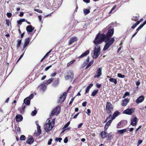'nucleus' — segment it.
<instances>
[{
  "label": "nucleus",
  "mask_w": 146,
  "mask_h": 146,
  "mask_svg": "<svg viewBox=\"0 0 146 146\" xmlns=\"http://www.w3.org/2000/svg\"><path fill=\"white\" fill-rule=\"evenodd\" d=\"M87 102L86 101L83 102L82 104L83 106L85 107L86 106Z\"/></svg>",
  "instance_id": "56"
},
{
  "label": "nucleus",
  "mask_w": 146,
  "mask_h": 146,
  "mask_svg": "<svg viewBox=\"0 0 146 146\" xmlns=\"http://www.w3.org/2000/svg\"><path fill=\"white\" fill-rule=\"evenodd\" d=\"M90 52L89 50H87L85 52L82 54L80 56L78 57L79 58H81L87 56Z\"/></svg>",
  "instance_id": "25"
},
{
  "label": "nucleus",
  "mask_w": 146,
  "mask_h": 146,
  "mask_svg": "<svg viewBox=\"0 0 146 146\" xmlns=\"http://www.w3.org/2000/svg\"><path fill=\"white\" fill-rule=\"evenodd\" d=\"M34 97V94H31L29 96V97L30 99V100L31 99H32Z\"/></svg>",
  "instance_id": "60"
},
{
  "label": "nucleus",
  "mask_w": 146,
  "mask_h": 146,
  "mask_svg": "<svg viewBox=\"0 0 146 146\" xmlns=\"http://www.w3.org/2000/svg\"><path fill=\"white\" fill-rule=\"evenodd\" d=\"M143 141L141 140H139L138 141V146L142 143Z\"/></svg>",
  "instance_id": "62"
},
{
  "label": "nucleus",
  "mask_w": 146,
  "mask_h": 146,
  "mask_svg": "<svg viewBox=\"0 0 146 146\" xmlns=\"http://www.w3.org/2000/svg\"><path fill=\"white\" fill-rule=\"evenodd\" d=\"M70 121L68 122L64 126V127L62 128V129H64L66 128H67L68 126L70 124Z\"/></svg>",
  "instance_id": "39"
},
{
  "label": "nucleus",
  "mask_w": 146,
  "mask_h": 146,
  "mask_svg": "<svg viewBox=\"0 0 146 146\" xmlns=\"http://www.w3.org/2000/svg\"><path fill=\"white\" fill-rule=\"evenodd\" d=\"M22 40V39H21L18 41L17 45V49H18V48L20 46Z\"/></svg>",
  "instance_id": "32"
},
{
  "label": "nucleus",
  "mask_w": 146,
  "mask_h": 146,
  "mask_svg": "<svg viewBox=\"0 0 146 146\" xmlns=\"http://www.w3.org/2000/svg\"><path fill=\"white\" fill-rule=\"evenodd\" d=\"M90 52L89 50H87L85 52L82 54L80 56L78 57L79 58H81L87 56Z\"/></svg>",
  "instance_id": "24"
},
{
  "label": "nucleus",
  "mask_w": 146,
  "mask_h": 146,
  "mask_svg": "<svg viewBox=\"0 0 146 146\" xmlns=\"http://www.w3.org/2000/svg\"><path fill=\"white\" fill-rule=\"evenodd\" d=\"M59 79L57 78V79L54 80L52 84V86L54 87L57 86L59 83Z\"/></svg>",
  "instance_id": "23"
},
{
  "label": "nucleus",
  "mask_w": 146,
  "mask_h": 146,
  "mask_svg": "<svg viewBox=\"0 0 146 146\" xmlns=\"http://www.w3.org/2000/svg\"><path fill=\"white\" fill-rule=\"evenodd\" d=\"M114 31V29L112 28L109 29L106 35L104 33L100 34L99 33L96 35V37L98 36L99 39L97 42L98 43H102L103 42H106L103 49V51H105L114 42L115 39L114 38H112L110 39L113 34Z\"/></svg>",
  "instance_id": "1"
},
{
  "label": "nucleus",
  "mask_w": 146,
  "mask_h": 146,
  "mask_svg": "<svg viewBox=\"0 0 146 146\" xmlns=\"http://www.w3.org/2000/svg\"><path fill=\"white\" fill-rule=\"evenodd\" d=\"M7 16L9 18H10L12 16V14L10 13H7Z\"/></svg>",
  "instance_id": "50"
},
{
  "label": "nucleus",
  "mask_w": 146,
  "mask_h": 146,
  "mask_svg": "<svg viewBox=\"0 0 146 146\" xmlns=\"http://www.w3.org/2000/svg\"><path fill=\"white\" fill-rule=\"evenodd\" d=\"M126 129H123L118 130V132H119L120 134H122L126 132Z\"/></svg>",
  "instance_id": "35"
},
{
  "label": "nucleus",
  "mask_w": 146,
  "mask_h": 146,
  "mask_svg": "<svg viewBox=\"0 0 146 146\" xmlns=\"http://www.w3.org/2000/svg\"><path fill=\"white\" fill-rule=\"evenodd\" d=\"M46 86L44 84H41L38 86V88L40 91H44L46 89Z\"/></svg>",
  "instance_id": "14"
},
{
  "label": "nucleus",
  "mask_w": 146,
  "mask_h": 146,
  "mask_svg": "<svg viewBox=\"0 0 146 146\" xmlns=\"http://www.w3.org/2000/svg\"><path fill=\"white\" fill-rule=\"evenodd\" d=\"M62 140V138L60 137V138L56 137L55 139V141H58L59 142H60Z\"/></svg>",
  "instance_id": "47"
},
{
  "label": "nucleus",
  "mask_w": 146,
  "mask_h": 146,
  "mask_svg": "<svg viewBox=\"0 0 146 146\" xmlns=\"http://www.w3.org/2000/svg\"><path fill=\"white\" fill-rule=\"evenodd\" d=\"M130 95V93H129L128 92H126L124 94L123 96V98H125L127 96H128L129 95Z\"/></svg>",
  "instance_id": "43"
},
{
  "label": "nucleus",
  "mask_w": 146,
  "mask_h": 146,
  "mask_svg": "<svg viewBox=\"0 0 146 146\" xmlns=\"http://www.w3.org/2000/svg\"><path fill=\"white\" fill-rule=\"evenodd\" d=\"M119 111H115L112 115V116L111 118V119L112 120L114 119L116 117L119 115Z\"/></svg>",
  "instance_id": "18"
},
{
  "label": "nucleus",
  "mask_w": 146,
  "mask_h": 146,
  "mask_svg": "<svg viewBox=\"0 0 146 146\" xmlns=\"http://www.w3.org/2000/svg\"><path fill=\"white\" fill-rule=\"evenodd\" d=\"M67 93L65 92L63 93L62 95H61L59 98L58 102L62 103L65 99L67 96Z\"/></svg>",
  "instance_id": "8"
},
{
  "label": "nucleus",
  "mask_w": 146,
  "mask_h": 146,
  "mask_svg": "<svg viewBox=\"0 0 146 146\" xmlns=\"http://www.w3.org/2000/svg\"><path fill=\"white\" fill-rule=\"evenodd\" d=\"M37 132L35 134L37 136H38L41 133V131L40 129V126L37 127Z\"/></svg>",
  "instance_id": "26"
},
{
  "label": "nucleus",
  "mask_w": 146,
  "mask_h": 146,
  "mask_svg": "<svg viewBox=\"0 0 146 146\" xmlns=\"http://www.w3.org/2000/svg\"><path fill=\"white\" fill-rule=\"evenodd\" d=\"M52 66V65H50L49 66H47L46 67L45 69V71H47L50 68H51Z\"/></svg>",
  "instance_id": "52"
},
{
  "label": "nucleus",
  "mask_w": 146,
  "mask_h": 146,
  "mask_svg": "<svg viewBox=\"0 0 146 146\" xmlns=\"http://www.w3.org/2000/svg\"><path fill=\"white\" fill-rule=\"evenodd\" d=\"M98 90H94L92 93L91 96H94L98 93Z\"/></svg>",
  "instance_id": "30"
},
{
  "label": "nucleus",
  "mask_w": 146,
  "mask_h": 146,
  "mask_svg": "<svg viewBox=\"0 0 146 146\" xmlns=\"http://www.w3.org/2000/svg\"><path fill=\"white\" fill-rule=\"evenodd\" d=\"M143 27L141 25H140L139 26L136 30V31L137 32H138V31L141 29Z\"/></svg>",
  "instance_id": "49"
},
{
  "label": "nucleus",
  "mask_w": 146,
  "mask_h": 146,
  "mask_svg": "<svg viewBox=\"0 0 146 146\" xmlns=\"http://www.w3.org/2000/svg\"><path fill=\"white\" fill-rule=\"evenodd\" d=\"M121 122L122 124H123V125H124V126L126 125L127 123V121L126 120H122L121 121Z\"/></svg>",
  "instance_id": "46"
},
{
  "label": "nucleus",
  "mask_w": 146,
  "mask_h": 146,
  "mask_svg": "<svg viewBox=\"0 0 146 146\" xmlns=\"http://www.w3.org/2000/svg\"><path fill=\"white\" fill-rule=\"evenodd\" d=\"M26 108L25 105L23 104L20 110L21 113H24L25 112V109Z\"/></svg>",
  "instance_id": "27"
},
{
  "label": "nucleus",
  "mask_w": 146,
  "mask_h": 146,
  "mask_svg": "<svg viewBox=\"0 0 146 146\" xmlns=\"http://www.w3.org/2000/svg\"><path fill=\"white\" fill-rule=\"evenodd\" d=\"M111 117L112 116L111 114H110L109 116L106 118V120L108 121V120H109L110 118L111 117Z\"/></svg>",
  "instance_id": "57"
},
{
  "label": "nucleus",
  "mask_w": 146,
  "mask_h": 146,
  "mask_svg": "<svg viewBox=\"0 0 146 146\" xmlns=\"http://www.w3.org/2000/svg\"><path fill=\"white\" fill-rule=\"evenodd\" d=\"M138 18L137 16H134L132 18H131V20L132 21H137L138 20Z\"/></svg>",
  "instance_id": "41"
},
{
  "label": "nucleus",
  "mask_w": 146,
  "mask_h": 146,
  "mask_svg": "<svg viewBox=\"0 0 146 146\" xmlns=\"http://www.w3.org/2000/svg\"><path fill=\"white\" fill-rule=\"evenodd\" d=\"M67 74L68 75L65 76L64 77L65 80H67L69 79L73 80L74 76L73 72L70 70L67 72Z\"/></svg>",
  "instance_id": "6"
},
{
  "label": "nucleus",
  "mask_w": 146,
  "mask_h": 146,
  "mask_svg": "<svg viewBox=\"0 0 146 146\" xmlns=\"http://www.w3.org/2000/svg\"><path fill=\"white\" fill-rule=\"evenodd\" d=\"M78 40V38L76 37H72L69 40L68 44L70 45L75 42L77 41Z\"/></svg>",
  "instance_id": "9"
},
{
  "label": "nucleus",
  "mask_w": 146,
  "mask_h": 146,
  "mask_svg": "<svg viewBox=\"0 0 146 146\" xmlns=\"http://www.w3.org/2000/svg\"><path fill=\"white\" fill-rule=\"evenodd\" d=\"M23 55V54H22L20 57L19 58V59L17 60L16 63H17L22 58Z\"/></svg>",
  "instance_id": "63"
},
{
  "label": "nucleus",
  "mask_w": 146,
  "mask_h": 146,
  "mask_svg": "<svg viewBox=\"0 0 146 146\" xmlns=\"http://www.w3.org/2000/svg\"><path fill=\"white\" fill-rule=\"evenodd\" d=\"M96 86L98 88H99L101 87L102 85L101 84H96Z\"/></svg>",
  "instance_id": "61"
},
{
  "label": "nucleus",
  "mask_w": 146,
  "mask_h": 146,
  "mask_svg": "<svg viewBox=\"0 0 146 146\" xmlns=\"http://www.w3.org/2000/svg\"><path fill=\"white\" fill-rule=\"evenodd\" d=\"M98 36L96 37L93 42L96 46L94 48V58H97L100 54V47L98 45L101 43H98L97 41H98Z\"/></svg>",
  "instance_id": "2"
},
{
  "label": "nucleus",
  "mask_w": 146,
  "mask_h": 146,
  "mask_svg": "<svg viewBox=\"0 0 146 146\" xmlns=\"http://www.w3.org/2000/svg\"><path fill=\"white\" fill-rule=\"evenodd\" d=\"M30 100L29 97H27L24 99V102L27 105H29L30 104Z\"/></svg>",
  "instance_id": "21"
},
{
  "label": "nucleus",
  "mask_w": 146,
  "mask_h": 146,
  "mask_svg": "<svg viewBox=\"0 0 146 146\" xmlns=\"http://www.w3.org/2000/svg\"><path fill=\"white\" fill-rule=\"evenodd\" d=\"M15 130L17 132H20V129L19 127H16L15 129Z\"/></svg>",
  "instance_id": "53"
},
{
  "label": "nucleus",
  "mask_w": 146,
  "mask_h": 146,
  "mask_svg": "<svg viewBox=\"0 0 146 146\" xmlns=\"http://www.w3.org/2000/svg\"><path fill=\"white\" fill-rule=\"evenodd\" d=\"M52 141V139H50L48 142V145H50L51 144Z\"/></svg>",
  "instance_id": "58"
},
{
  "label": "nucleus",
  "mask_w": 146,
  "mask_h": 146,
  "mask_svg": "<svg viewBox=\"0 0 146 146\" xmlns=\"http://www.w3.org/2000/svg\"><path fill=\"white\" fill-rule=\"evenodd\" d=\"M137 122V118L135 116L133 119H131V124L133 126H134L136 125Z\"/></svg>",
  "instance_id": "17"
},
{
  "label": "nucleus",
  "mask_w": 146,
  "mask_h": 146,
  "mask_svg": "<svg viewBox=\"0 0 146 146\" xmlns=\"http://www.w3.org/2000/svg\"><path fill=\"white\" fill-rule=\"evenodd\" d=\"M34 10L35 11H36V12H37L39 13H42V11L41 10L39 9H34Z\"/></svg>",
  "instance_id": "48"
},
{
  "label": "nucleus",
  "mask_w": 146,
  "mask_h": 146,
  "mask_svg": "<svg viewBox=\"0 0 146 146\" xmlns=\"http://www.w3.org/2000/svg\"><path fill=\"white\" fill-rule=\"evenodd\" d=\"M60 107L58 106L54 108L51 113L50 116L53 115L55 114L56 113H57V114H59L60 111Z\"/></svg>",
  "instance_id": "7"
},
{
  "label": "nucleus",
  "mask_w": 146,
  "mask_h": 146,
  "mask_svg": "<svg viewBox=\"0 0 146 146\" xmlns=\"http://www.w3.org/2000/svg\"><path fill=\"white\" fill-rule=\"evenodd\" d=\"M84 14L85 15H87L90 13V10L87 9H84L83 10Z\"/></svg>",
  "instance_id": "31"
},
{
  "label": "nucleus",
  "mask_w": 146,
  "mask_h": 146,
  "mask_svg": "<svg viewBox=\"0 0 146 146\" xmlns=\"http://www.w3.org/2000/svg\"><path fill=\"white\" fill-rule=\"evenodd\" d=\"M54 78H49V79L48 80L46 81V82L48 84H50V83H51L54 80Z\"/></svg>",
  "instance_id": "33"
},
{
  "label": "nucleus",
  "mask_w": 146,
  "mask_h": 146,
  "mask_svg": "<svg viewBox=\"0 0 146 146\" xmlns=\"http://www.w3.org/2000/svg\"><path fill=\"white\" fill-rule=\"evenodd\" d=\"M102 67L99 68L96 71V73L97 74V75H95L94 76L95 78H98L102 74Z\"/></svg>",
  "instance_id": "12"
},
{
  "label": "nucleus",
  "mask_w": 146,
  "mask_h": 146,
  "mask_svg": "<svg viewBox=\"0 0 146 146\" xmlns=\"http://www.w3.org/2000/svg\"><path fill=\"white\" fill-rule=\"evenodd\" d=\"M94 62V61H92L90 62L87 65L86 67V69H87L90 67L91 65L93 64Z\"/></svg>",
  "instance_id": "34"
},
{
  "label": "nucleus",
  "mask_w": 146,
  "mask_h": 146,
  "mask_svg": "<svg viewBox=\"0 0 146 146\" xmlns=\"http://www.w3.org/2000/svg\"><path fill=\"white\" fill-rule=\"evenodd\" d=\"M23 117L20 115H17L15 117V120L17 122H19L22 121L23 119Z\"/></svg>",
  "instance_id": "16"
},
{
  "label": "nucleus",
  "mask_w": 146,
  "mask_h": 146,
  "mask_svg": "<svg viewBox=\"0 0 146 146\" xmlns=\"http://www.w3.org/2000/svg\"><path fill=\"white\" fill-rule=\"evenodd\" d=\"M30 41V38L28 37L25 39L24 44L23 46V49L22 50L23 51L29 44Z\"/></svg>",
  "instance_id": "10"
},
{
  "label": "nucleus",
  "mask_w": 146,
  "mask_h": 146,
  "mask_svg": "<svg viewBox=\"0 0 146 146\" xmlns=\"http://www.w3.org/2000/svg\"><path fill=\"white\" fill-rule=\"evenodd\" d=\"M121 123L122 122L120 121L117 124V128H121L124 126V125L122 124Z\"/></svg>",
  "instance_id": "29"
},
{
  "label": "nucleus",
  "mask_w": 146,
  "mask_h": 146,
  "mask_svg": "<svg viewBox=\"0 0 146 146\" xmlns=\"http://www.w3.org/2000/svg\"><path fill=\"white\" fill-rule=\"evenodd\" d=\"M144 97L143 96H141L139 97L136 100L135 102L137 104L142 102L144 100Z\"/></svg>",
  "instance_id": "15"
},
{
  "label": "nucleus",
  "mask_w": 146,
  "mask_h": 146,
  "mask_svg": "<svg viewBox=\"0 0 146 146\" xmlns=\"http://www.w3.org/2000/svg\"><path fill=\"white\" fill-rule=\"evenodd\" d=\"M47 123L44 125V130L46 132H48L51 130L54 127V125L51 124V121L50 120L48 119L47 120Z\"/></svg>",
  "instance_id": "3"
},
{
  "label": "nucleus",
  "mask_w": 146,
  "mask_h": 146,
  "mask_svg": "<svg viewBox=\"0 0 146 146\" xmlns=\"http://www.w3.org/2000/svg\"><path fill=\"white\" fill-rule=\"evenodd\" d=\"M107 137H108V138L107 140H110L111 139L112 136L111 134L109 133L107 134Z\"/></svg>",
  "instance_id": "36"
},
{
  "label": "nucleus",
  "mask_w": 146,
  "mask_h": 146,
  "mask_svg": "<svg viewBox=\"0 0 146 146\" xmlns=\"http://www.w3.org/2000/svg\"><path fill=\"white\" fill-rule=\"evenodd\" d=\"M26 137L24 135H22L20 137V140H25L26 139Z\"/></svg>",
  "instance_id": "40"
},
{
  "label": "nucleus",
  "mask_w": 146,
  "mask_h": 146,
  "mask_svg": "<svg viewBox=\"0 0 146 146\" xmlns=\"http://www.w3.org/2000/svg\"><path fill=\"white\" fill-rule=\"evenodd\" d=\"M93 86V84H90L87 87V88H88L89 89H90V88L92 87Z\"/></svg>",
  "instance_id": "59"
},
{
  "label": "nucleus",
  "mask_w": 146,
  "mask_h": 146,
  "mask_svg": "<svg viewBox=\"0 0 146 146\" xmlns=\"http://www.w3.org/2000/svg\"><path fill=\"white\" fill-rule=\"evenodd\" d=\"M137 25L135 24H134L131 27L132 29H134L135 28Z\"/></svg>",
  "instance_id": "64"
},
{
  "label": "nucleus",
  "mask_w": 146,
  "mask_h": 146,
  "mask_svg": "<svg viewBox=\"0 0 146 146\" xmlns=\"http://www.w3.org/2000/svg\"><path fill=\"white\" fill-rule=\"evenodd\" d=\"M75 61V60H73L72 61H70L69 62H68L67 64V66L68 67L70 66L71 64H73Z\"/></svg>",
  "instance_id": "37"
},
{
  "label": "nucleus",
  "mask_w": 146,
  "mask_h": 146,
  "mask_svg": "<svg viewBox=\"0 0 146 146\" xmlns=\"http://www.w3.org/2000/svg\"><path fill=\"white\" fill-rule=\"evenodd\" d=\"M135 108H131L130 109L127 108L123 111V113L128 115H131L134 113L135 111Z\"/></svg>",
  "instance_id": "5"
},
{
  "label": "nucleus",
  "mask_w": 146,
  "mask_h": 146,
  "mask_svg": "<svg viewBox=\"0 0 146 146\" xmlns=\"http://www.w3.org/2000/svg\"><path fill=\"white\" fill-rule=\"evenodd\" d=\"M52 51V50L51 49L44 56V58H45Z\"/></svg>",
  "instance_id": "44"
},
{
  "label": "nucleus",
  "mask_w": 146,
  "mask_h": 146,
  "mask_svg": "<svg viewBox=\"0 0 146 146\" xmlns=\"http://www.w3.org/2000/svg\"><path fill=\"white\" fill-rule=\"evenodd\" d=\"M37 113V111L36 110H35L34 111H33L31 113V114L33 116H34L36 115Z\"/></svg>",
  "instance_id": "42"
},
{
  "label": "nucleus",
  "mask_w": 146,
  "mask_h": 146,
  "mask_svg": "<svg viewBox=\"0 0 146 146\" xmlns=\"http://www.w3.org/2000/svg\"><path fill=\"white\" fill-rule=\"evenodd\" d=\"M112 121V120L111 119V120H109L106 123L104 127V130H107L111 123Z\"/></svg>",
  "instance_id": "19"
},
{
  "label": "nucleus",
  "mask_w": 146,
  "mask_h": 146,
  "mask_svg": "<svg viewBox=\"0 0 146 146\" xmlns=\"http://www.w3.org/2000/svg\"><path fill=\"white\" fill-rule=\"evenodd\" d=\"M34 141V139L33 138V137H31L30 138H28L27 139L26 141V143L29 144H32Z\"/></svg>",
  "instance_id": "20"
},
{
  "label": "nucleus",
  "mask_w": 146,
  "mask_h": 146,
  "mask_svg": "<svg viewBox=\"0 0 146 146\" xmlns=\"http://www.w3.org/2000/svg\"><path fill=\"white\" fill-rule=\"evenodd\" d=\"M109 81L111 82L114 83L115 84H116L117 83V80L113 78H110L109 79Z\"/></svg>",
  "instance_id": "28"
},
{
  "label": "nucleus",
  "mask_w": 146,
  "mask_h": 146,
  "mask_svg": "<svg viewBox=\"0 0 146 146\" xmlns=\"http://www.w3.org/2000/svg\"><path fill=\"white\" fill-rule=\"evenodd\" d=\"M116 5H114L111 9V10H110V11L109 13V14H111L112 12L116 8Z\"/></svg>",
  "instance_id": "45"
},
{
  "label": "nucleus",
  "mask_w": 146,
  "mask_h": 146,
  "mask_svg": "<svg viewBox=\"0 0 146 146\" xmlns=\"http://www.w3.org/2000/svg\"><path fill=\"white\" fill-rule=\"evenodd\" d=\"M35 27L32 25L27 26L26 28V30L28 32L31 33L35 29Z\"/></svg>",
  "instance_id": "13"
},
{
  "label": "nucleus",
  "mask_w": 146,
  "mask_h": 146,
  "mask_svg": "<svg viewBox=\"0 0 146 146\" xmlns=\"http://www.w3.org/2000/svg\"><path fill=\"white\" fill-rule=\"evenodd\" d=\"M56 74V73L55 72H53L50 74V76L53 77L55 76Z\"/></svg>",
  "instance_id": "51"
},
{
  "label": "nucleus",
  "mask_w": 146,
  "mask_h": 146,
  "mask_svg": "<svg viewBox=\"0 0 146 146\" xmlns=\"http://www.w3.org/2000/svg\"><path fill=\"white\" fill-rule=\"evenodd\" d=\"M113 107L110 102H107L106 107V111L109 114L112 113V111L113 110Z\"/></svg>",
  "instance_id": "4"
},
{
  "label": "nucleus",
  "mask_w": 146,
  "mask_h": 146,
  "mask_svg": "<svg viewBox=\"0 0 146 146\" xmlns=\"http://www.w3.org/2000/svg\"><path fill=\"white\" fill-rule=\"evenodd\" d=\"M106 131H102L101 132L100 135L101 137L102 138H105L106 137H107V134L106 132Z\"/></svg>",
  "instance_id": "22"
},
{
  "label": "nucleus",
  "mask_w": 146,
  "mask_h": 146,
  "mask_svg": "<svg viewBox=\"0 0 146 146\" xmlns=\"http://www.w3.org/2000/svg\"><path fill=\"white\" fill-rule=\"evenodd\" d=\"M129 101V99L128 98H125L122 100L121 104L123 106H125Z\"/></svg>",
  "instance_id": "11"
},
{
  "label": "nucleus",
  "mask_w": 146,
  "mask_h": 146,
  "mask_svg": "<svg viewBox=\"0 0 146 146\" xmlns=\"http://www.w3.org/2000/svg\"><path fill=\"white\" fill-rule=\"evenodd\" d=\"M68 140L67 137H66L64 139V142L65 143H66L68 141Z\"/></svg>",
  "instance_id": "54"
},
{
  "label": "nucleus",
  "mask_w": 146,
  "mask_h": 146,
  "mask_svg": "<svg viewBox=\"0 0 146 146\" xmlns=\"http://www.w3.org/2000/svg\"><path fill=\"white\" fill-rule=\"evenodd\" d=\"M117 76L119 78H123L125 77V75L122 74H121L118 73Z\"/></svg>",
  "instance_id": "38"
},
{
  "label": "nucleus",
  "mask_w": 146,
  "mask_h": 146,
  "mask_svg": "<svg viewBox=\"0 0 146 146\" xmlns=\"http://www.w3.org/2000/svg\"><path fill=\"white\" fill-rule=\"evenodd\" d=\"M75 98V97H74L73 98H72L71 99V101L69 102V104H71L72 103V102L74 101V99Z\"/></svg>",
  "instance_id": "55"
}]
</instances>
